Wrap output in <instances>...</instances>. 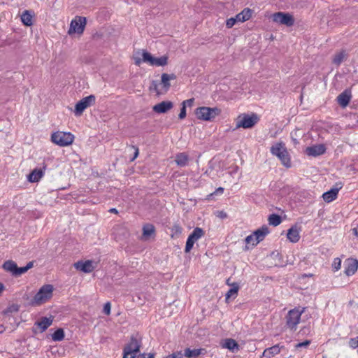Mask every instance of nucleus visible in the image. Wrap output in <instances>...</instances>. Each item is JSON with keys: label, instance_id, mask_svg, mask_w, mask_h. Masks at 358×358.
Returning a JSON list of instances; mask_svg holds the SVG:
<instances>
[{"label": "nucleus", "instance_id": "obj_1", "mask_svg": "<svg viewBox=\"0 0 358 358\" xmlns=\"http://www.w3.org/2000/svg\"><path fill=\"white\" fill-rule=\"evenodd\" d=\"M53 290L54 287L52 285L47 284L43 285L30 300L29 305L36 306L47 302L52 298Z\"/></svg>", "mask_w": 358, "mask_h": 358}, {"label": "nucleus", "instance_id": "obj_2", "mask_svg": "<svg viewBox=\"0 0 358 358\" xmlns=\"http://www.w3.org/2000/svg\"><path fill=\"white\" fill-rule=\"evenodd\" d=\"M271 153L276 156L281 162V163L287 168L291 167L290 156L282 143H278L271 146L270 149Z\"/></svg>", "mask_w": 358, "mask_h": 358}, {"label": "nucleus", "instance_id": "obj_3", "mask_svg": "<svg viewBox=\"0 0 358 358\" xmlns=\"http://www.w3.org/2000/svg\"><path fill=\"white\" fill-rule=\"evenodd\" d=\"M34 266V262H29L25 266L18 267L17 264L13 260H7L2 265V268L6 272L10 273L13 276L18 277L25 273L29 269Z\"/></svg>", "mask_w": 358, "mask_h": 358}, {"label": "nucleus", "instance_id": "obj_4", "mask_svg": "<svg viewBox=\"0 0 358 358\" xmlns=\"http://www.w3.org/2000/svg\"><path fill=\"white\" fill-rule=\"evenodd\" d=\"M220 113L221 109L217 107L202 106L197 108L195 110L197 118L204 121H212Z\"/></svg>", "mask_w": 358, "mask_h": 358}, {"label": "nucleus", "instance_id": "obj_5", "mask_svg": "<svg viewBox=\"0 0 358 358\" xmlns=\"http://www.w3.org/2000/svg\"><path fill=\"white\" fill-rule=\"evenodd\" d=\"M305 308H303L302 309H300V308H294L287 313L285 317L286 326L291 331H296L297 324L299 323L301 316Z\"/></svg>", "mask_w": 358, "mask_h": 358}, {"label": "nucleus", "instance_id": "obj_6", "mask_svg": "<svg viewBox=\"0 0 358 358\" xmlns=\"http://www.w3.org/2000/svg\"><path fill=\"white\" fill-rule=\"evenodd\" d=\"M74 135L70 132L56 131L51 136L52 143L61 147L70 145L74 141Z\"/></svg>", "mask_w": 358, "mask_h": 358}, {"label": "nucleus", "instance_id": "obj_7", "mask_svg": "<svg viewBox=\"0 0 358 358\" xmlns=\"http://www.w3.org/2000/svg\"><path fill=\"white\" fill-rule=\"evenodd\" d=\"M259 120V117L256 113H252L251 115L243 113L238 117L236 128L251 129Z\"/></svg>", "mask_w": 358, "mask_h": 358}, {"label": "nucleus", "instance_id": "obj_8", "mask_svg": "<svg viewBox=\"0 0 358 358\" xmlns=\"http://www.w3.org/2000/svg\"><path fill=\"white\" fill-rule=\"evenodd\" d=\"M206 350L204 348H199L191 350L186 348L184 353L182 351H176L164 358H197L201 355H205Z\"/></svg>", "mask_w": 358, "mask_h": 358}, {"label": "nucleus", "instance_id": "obj_9", "mask_svg": "<svg viewBox=\"0 0 358 358\" xmlns=\"http://www.w3.org/2000/svg\"><path fill=\"white\" fill-rule=\"evenodd\" d=\"M142 56L143 62L148 63L151 66H164L168 64L169 57L166 55L157 58L148 51L143 50Z\"/></svg>", "mask_w": 358, "mask_h": 358}, {"label": "nucleus", "instance_id": "obj_10", "mask_svg": "<svg viewBox=\"0 0 358 358\" xmlns=\"http://www.w3.org/2000/svg\"><path fill=\"white\" fill-rule=\"evenodd\" d=\"M96 97L94 95H89L80 100L75 106L74 113L76 116H80L88 107L95 103Z\"/></svg>", "mask_w": 358, "mask_h": 358}, {"label": "nucleus", "instance_id": "obj_11", "mask_svg": "<svg viewBox=\"0 0 358 358\" xmlns=\"http://www.w3.org/2000/svg\"><path fill=\"white\" fill-rule=\"evenodd\" d=\"M273 20L280 24L291 27L294 23L293 16L288 13L278 12L273 15Z\"/></svg>", "mask_w": 358, "mask_h": 358}, {"label": "nucleus", "instance_id": "obj_12", "mask_svg": "<svg viewBox=\"0 0 358 358\" xmlns=\"http://www.w3.org/2000/svg\"><path fill=\"white\" fill-rule=\"evenodd\" d=\"M85 25L86 18L85 17L77 16L71 22L69 34H82L83 33Z\"/></svg>", "mask_w": 358, "mask_h": 358}, {"label": "nucleus", "instance_id": "obj_13", "mask_svg": "<svg viewBox=\"0 0 358 358\" xmlns=\"http://www.w3.org/2000/svg\"><path fill=\"white\" fill-rule=\"evenodd\" d=\"M141 346V339L138 337V335H131L129 343L124 347V350L135 355L140 351Z\"/></svg>", "mask_w": 358, "mask_h": 358}, {"label": "nucleus", "instance_id": "obj_14", "mask_svg": "<svg viewBox=\"0 0 358 358\" xmlns=\"http://www.w3.org/2000/svg\"><path fill=\"white\" fill-rule=\"evenodd\" d=\"M74 267L85 273H91L95 268L94 262L92 260L78 261L74 264Z\"/></svg>", "mask_w": 358, "mask_h": 358}, {"label": "nucleus", "instance_id": "obj_15", "mask_svg": "<svg viewBox=\"0 0 358 358\" xmlns=\"http://www.w3.org/2000/svg\"><path fill=\"white\" fill-rule=\"evenodd\" d=\"M220 345L223 349H227L231 352H237L240 350L238 343L233 338L222 339L220 342Z\"/></svg>", "mask_w": 358, "mask_h": 358}, {"label": "nucleus", "instance_id": "obj_16", "mask_svg": "<svg viewBox=\"0 0 358 358\" xmlns=\"http://www.w3.org/2000/svg\"><path fill=\"white\" fill-rule=\"evenodd\" d=\"M326 152V147L324 144H316L308 146L306 149V153L308 156L317 157L323 155Z\"/></svg>", "mask_w": 358, "mask_h": 358}, {"label": "nucleus", "instance_id": "obj_17", "mask_svg": "<svg viewBox=\"0 0 358 358\" xmlns=\"http://www.w3.org/2000/svg\"><path fill=\"white\" fill-rule=\"evenodd\" d=\"M269 234V229L266 225H263L261 228L255 230L253 234L255 241L252 243V247L257 245L259 242L262 241L266 235Z\"/></svg>", "mask_w": 358, "mask_h": 358}, {"label": "nucleus", "instance_id": "obj_18", "mask_svg": "<svg viewBox=\"0 0 358 358\" xmlns=\"http://www.w3.org/2000/svg\"><path fill=\"white\" fill-rule=\"evenodd\" d=\"M358 269V260L353 258H348L346 260V266L344 273L348 276L354 275Z\"/></svg>", "mask_w": 358, "mask_h": 358}, {"label": "nucleus", "instance_id": "obj_19", "mask_svg": "<svg viewBox=\"0 0 358 358\" xmlns=\"http://www.w3.org/2000/svg\"><path fill=\"white\" fill-rule=\"evenodd\" d=\"M336 187L331 188L323 194L322 198L324 201L329 203L336 199L338 191L342 188V185L336 183Z\"/></svg>", "mask_w": 358, "mask_h": 358}, {"label": "nucleus", "instance_id": "obj_20", "mask_svg": "<svg viewBox=\"0 0 358 358\" xmlns=\"http://www.w3.org/2000/svg\"><path fill=\"white\" fill-rule=\"evenodd\" d=\"M173 107V104L171 101H164L156 105L152 108L154 112L157 113H166Z\"/></svg>", "mask_w": 358, "mask_h": 358}, {"label": "nucleus", "instance_id": "obj_21", "mask_svg": "<svg viewBox=\"0 0 358 358\" xmlns=\"http://www.w3.org/2000/svg\"><path fill=\"white\" fill-rule=\"evenodd\" d=\"M300 229L294 225L288 229L287 238L292 243H297L300 239Z\"/></svg>", "mask_w": 358, "mask_h": 358}, {"label": "nucleus", "instance_id": "obj_22", "mask_svg": "<svg viewBox=\"0 0 358 358\" xmlns=\"http://www.w3.org/2000/svg\"><path fill=\"white\" fill-rule=\"evenodd\" d=\"M53 319L51 317H43L40 321H36L34 326L40 328V332L45 331L52 324Z\"/></svg>", "mask_w": 358, "mask_h": 358}, {"label": "nucleus", "instance_id": "obj_23", "mask_svg": "<svg viewBox=\"0 0 358 358\" xmlns=\"http://www.w3.org/2000/svg\"><path fill=\"white\" fill-rule=\"evenodd\" d=\"M283 348V346H280L279 344H276L272 347L265 349L263 352L262 356L266 357V358H271L279 354L280 350Z\"/></svg>", "mask_w": 358, "mask_h": 358}, {"label": "nucleus", "instance_id": "obj_24", "mask_svg": "<svg viewBox=\"0 0 358 358\" xmlns=\"http://www.w3.org/2000/svg\"><path fill=\"white\" fill-rule=\"evenodd\" d=\"M43 169H35L28 176L27 179L30 182H36L43 176Z\"/></svg>", "mask_w": 358, "mask_h": 358}, {"label": "nucleus", "instance_id": "obj_25", "mask_svg": "<svg viewBox=\"0 0 358 358\" xmlns=\"http://www.w3.org/2000/svg\"><path fill=\"white\" fill-rule=\"evenodd\" d=\"M161 78L163 88L164 90V92H166L171 87L170 80H175L176 78V76L174 73H162Z\"/></svg>", "mask_w": 358, "mask_h": 358}, {"label": "nucleus", "instance_id": "obj_26", "mask_svg": "<svg viewBox=\"0 0 358 358\" xmlns=\"http://www.w3.org/2000/svg\"><path fill=\"white\" fill-rule=\"evenodd\" d=\"M350 99L351 95L346 90L337 96L338 103L343 108L346 107L349 104Z\"/></svg>", "mask_w": 358, "mask_h": 358}, {"label": "nucleus", "instance_id": "obj_27", "mask_svg": "<svg viewBox=\"0 0 358 358\" xmlns=\"http://www.w3.org/2000/svg\"><path fill=\"white\" fill-rule=\"evenodd\" d=\"M155 235V227L152 224H145L143 227V238L148 239L150 237Z\"/></svg>", "mask_w": 358, "mask_h": 358}, {"label": "nucleus", "instance_id": "obj_28", "mask_svg": "<svg viewBox=\"0 0 358 358\" xmlns=\"http://www.w3.org/2000/svg\"><path fill=\"white\" fill-rule=\"evenodd\" d=\"M252 13V10L250 8H245L236 15V19H238V22H244L251 17Z\"/></svg>", "mask_w": 358, "mask_h": 358}, {"label": "nucleus", "instance_id": "obj_29", "mask_svg": "<svg viewBox=\"0 0 358 358\" xmlns=\"http://www.w3.org/2000/svg\"><path fill=\"white\" fill-rule=\"evenodd\" d=\"M189 161L188 155L185 152L178 153L176 156L175 162L179 166L184 167L187 165Z\"/></svg>", "mask_w": 358, "mask_h": 358}, {"label": "nucleus", "instance_id": "obj_30", "mask_svg": "<svg viewBox=\"0 0 358 358\" xmlns=\"http://www.w3.org/2000/svg\"><path fill=\"white\" fill-rule=\"evenodd\" d=\"M204 231L200 227H196L189 235L188 238L195 243L204 235Z\"/></svg>", "mask_w": 358, "mask_h": 358}, {"label": "nucleus", "instance_id": "obj_31", "mask_svg": "<svg viewBox=\"0 0 358 358\" xmlns=\"http://www.w3.org/2000/svg\"><path fill=\"white\" fill-rule=\"evenodd\" d=\"M32 17L33 15L31 12L27 10H24L21 15L22 22L26 26H31L33 24Z\"/></svg>", "mask_w": 358, "mask_h": 358}, {"label": "nucleus", "instance_id": "obj_32", "mask_svg": "<svg viewBox=\"0 0 358 358\" xmlns=\"http://www.w3.org/2000/svg\"><path fill=\"white\" fill-rule=\"evenodd\" d=\"M268 221L270 225L276 227L282 222V219L279 215L273 213L268 216Z\"/></svg>", "mask_w": 358, "mask_h": 358}, {"label": "nucleus", "instance_id": "obj_33", "mask_svg": "<svg viewBox=\"0 0 358 358\" xmlns=\"http://www.w3.org/2000/svg\"><path fill=\"white\" fill-rule=\"evenodd\" d=\"M64 338V331L63 329L59 328L52 334V339L54 341H61Z\"/></svg>", "mask_w": 358, "mask_h": 358}, {"label": "nucleus", "instance_id": "obj_34", "mask_svg": "<svg viewBox=\"0 0 358 358\" xmlns=\"http://www.w3.org/2000/svg\"><path fill=\"white\" fill-rule=\"evenodd\" d=\"M231 286L232 287L226 294V300H228L233 295H236L238 292L239 285L238 283L234 282Z\"/></svg>", "mask_w": 358, "mask_h": 358}, {"label": "nucleus", "instance_id": "obj_35", "mask_svg": "<svg viewBox=\"0 0 358 358\" xmlns=\"http://www.w3.org/2000/svg\"><path fill=\"white\" fill-rule=\"evenodd\" d=\"M345 56V55L344 52H340L339 53L336 54L333 59L334 64L339 66L343 61Z\"/></svg>", "mask_w": 358, "mask_h": 358}, {"label": "nucleus", "instance_id": "obj_36", "mask_svg": "<svg viewBox=\"0 0 358 358\" xmlns=\"http://www.w3.org/2000/svg\"><path fill=\"white\" fill-rule=\"evenodd\" d=\"M171 230L172 232L171 236L173 237L178 236L179 235H180L182 229V227L178 224H175L174 225L172 226Z\"/></svg>", "mask_w": 358, "mask_h": 358}, {"label": "nucleus", "instance_id": "obj_37", "mask_svg": "<svg viewBox=\"0 0 358 358\" xmlns=\"http://www.w3.org/2000/svg\"><path fill=\"white\" fill-rule=\"evenodd\" d=\"M113 229L115 233L120 231L123 236H127L129 234L127 229L122 225H116Z\"/></svg>", "mask_w": 358, "mask_h": 358}, {"label": "nucleus", "instance_id": "obj_38", "mask_svg": "<svg viewBox=\"0 0 358 358\" xmlns=\"http://www.w3.org/2000/svg\"><path fill=\"white\" fill-rule=\"evenodd\" d=\"M255 241V236L253 234L248 236L245 239V241L247 245H245L244 250H249L250 248L248 245L251 244V245L252 246V243H254Z\"/></svg>", "mask_w": 358, "mask_h": 358}, {"label": "nucleus", "instance_id": "obj_39", "mask_svg": "<svg viewBox=\"0 0 358 358\" xmlns=\"http://www.w3.org/2000/svg\"><path fill=\"white\" fill-rule=\"evenodd\" d=\"M19 309H20L19 305L12 304L6 309L5 313H16V312L19 311Z\"/></svg>", "mask_w": 358, "mask_h": 358}, {"label": "nucleus", "instance_id": "obj_40", "mask_svg": "<svg viewBox=\"0 0 358 358\" xmlns=\"http://www.w3.org/2000/svg\"><path fill=\"white\" fill-rule=\"evenodd\" d=\"M341 260L339 258H335L332 264V268L334 271H337L341 268Z\"/></svg>", "mask_w": 358, "mask_h": 358}, {"label": "nucleus", "instance_id": "obj_41", "mask_svg": "<svg viewBox=\"0 0 358 358\" xmlns=\"http://www.w3.org/2000/svg\"><path fill=\"white\" fill-rule=\"evenodd\" d=\"M194 241H192L190 238H187V240L186 241L185 252H189L192 249L194 246Z\"/></svg>", "mask_w": 358, "mask_h": 358}, {"label": "nucleus", "instance_id": "obj_42", "mask_svg": "<svg viewBox=\"0 0 358 358\" xmlns=\"http://www.w3.org/2000/svg\"><path fill=\"white\" fill-rule=\"evenodd\" d=\"M236 22H238L236 16L235 17H231L227 20L226 26L227 28H231L236 24Z\"/></svg>", "mask_w": 358, "mask_h": 358}, {"label": "nucleus", "instance_id": "obj_43", "mask_svg": "<svg viewBox=\"0 0 358 358\" xmlns=\"http://www.w3.org/2000/svg\"><path fill=\"white\" fill-rule=\"evenodd\" d=\"M110 308H111L110 303V302L106 303L103 306V313L106 315H109L110 314Z\"/></svg>", "mask_w": 358, "mask_h": 358}, {"label": "nucleus", "instance_id": "obj_44", "mask_svg": "<svg viewBox=\"0 0 358 358\" xmlns=\"http://www.w3.org/2000/svg\"><path fill=\"white\" fill-rule=\"evenodd\" d=\"M349 345L351 348L354 349L358 348V337L351 338L349 341Z\"/></svg>", "mask_w": 358, "mask_h": 358}, {"label": "nucleus", "instance_id": "obj_45", "mask_svg": "<svg viewBox=\"0 0 358 358\" xmlns=\"http://www.w3.org/2000/svg\"><path fill=\"white\" fill-rule=\"evenodd\" d=\"M185 117H186V106H182V107L180 108V112L178 115V117H179V119L182 120Z\"/></svg>", "mask_w": 358, "mask_h": 358}, {"label": "nucleus", "instance_id": "obj_46", "mask_svg": "<svg viewBox=\"0 0 358 358\" xmlns=\"http://www.w3.org/2000/svg\"><path fill=\"white\" fill-rule=\"evenodd\" d=\"M131 148L134 150V156L132 158H131V161L133 162L138 156L139 150L138 148L136 145H131Z\"/></svg>", "mask_w": 358, "mask_h": 358}, {"label": "nucleus", "instance_id": "obj_47", "mask_svg": "<svg viewBox=\"0 0 358 358\" xmlns=\"http://www.w3.org/2000/svg\"><path fill=\"white\" fill-rule=\"evenodd\" d=\"M310 344V341H308V340H306L303 342H301V343H297L296 345H295V348H302V347H308L309 345Z\"/></svg>", "mask_w": 358, "mask_h": 358}, {"label": "nucleus", "instance_id": "obj_48", "mask_svg": "<svg viewBox=\"0 0 358 358\" xmlns=\"http://www.w3.org/2000/svg\"><path fill=\"white\" fill-rule=\"evenodd\" d=\"M194 99L193 98L185 100L182 101V106H185L186 107H187V106H192L194 103Z\"/></svg>", "mask_w": 358, "mask_h": 358}, {"label": "nucleus", "instance_id": "obj_49", "mask_svg": "<svg viewBox=\"0 0 358 358\" xmlns=\"http://www.w3.org/2000/svg\"><path fill=\"white\" fill-rule=\"evenodd\" d=\"M216 215H217V217H218L221 219H225L227 217V214L222 210L217 211Z\"/></svg>", "mask_w": 358, "mask_h": 358}, {"label": "nucleus", "instance_id": "obj_50", "mask_svg": "<svg viewBox=\"0 0 358 358\" xmlns=\"http://www.w3.org/2000/svg\"><path fill=\"white\" fill-rule=\"evenodd\" d=\"M151 88H153L156 91L157 94H160V92L158 91V84L157 81L152 80L151 84Z\"/></svg>", "mask_w": 358, "mask_h": 358}, {"label": "nucleus", "instance_id": "obj_51", "mask_svg": "<svg viewBox=\"0 0 358 358\" xmlns=\"http://www.w3.org/2000/svg\"><path fill=\"white\" fill-rule=\"evenodd\" d=\"M223 192L224 188L220 187L216 189V190L213 194H210V196H213V194H222Z\"/></svg>", "mask_w": 358, "mask_h": 358}, {"label": "nucleus", "instance_id": "obj_52", "mask_svg": "<svg viewBox=\"0 0 358 358\" xmlns=\"http://www.w3.org/2000/svg\"><path fill=\"white\" fill-rule=\"evenodd\" d=\"M134 60H135V62H134V63H135V64H136V66H140V65H141V62H143V58H142V59H141V58H138V57H135V58H134Z\"/></svg>", "mask_w": 358, "mask_h": 358}, {"label": "nucleus", "instance_id": "obj_53", "mask_svg": "<svg viewBox=\"0 0 358 358\" xmlns=\"http://www.w3.org/2000/svg\"><path fill=\"white\" fill-rule=\"evenodd\" d=\"M280 254L279 253L278 251H273L272 253H271V257H273L275 258H277V257H280Z\"/></svg>", "mask_w": 358, "mask_h": 358}, {"label": "nucleus", "instance_id": "obj_54", "mask_svg": "<svg viewBox=\"0 0 358 358\" xmlns=\"http://www.w3.org/2000/svg\"><path fill=\"white\" fill-rule=\"evenodd\" d=\"M148 355H149V354L141 353V354H139L136 358H148Z\"/></svg>", "mask_w": 358, "mask_h": 358}, {"label": "nucleus", "instance_id": "obj_55", "mask_svg": "<svg viewBox=\"0 0 358 358\" xmlns=\"http://www.w3.org/2000/svg\"><path fill=\"white\" fill-rule=\"evenodd\" d=\"M129 355L131 356V355L130 353H129L128 352H127L126 350H124L123 349V357H122V358H130V357H129Z\"/></svg>", "mask_w": 358, "mask_h": 358}, {"label": "nucleus", "instance_id": "obj_56", "mask_svg": "<svg viewBox=\"0 0 358 358\" xmlns=\"http://www.w3.org/2000/svg\"><path fill=\"white\" fill-rule=\"evenodd\" d=\"M109 212L110 213H115L117 214L118 213L117 210L115 208H112L109 210Z\"/></svg>", "mask_w": 358, "mask_h": 358}, {"label": "nucleus", "instance_id": "obj_57", "mask_svg": "<svg viewBox=\"0 0 358 358\" xmlns=\"http://www.w3.org/2000/svg\"><path fill=\"white\" fill-rule=\"evenodd\" d=\"M352 233L355 236H358V231L356 228L352 229Z\"/></svg>", "mask_w": 358, "mask_h": 358}, {"label": "nucleus", "instance_id": "obj_58", "mask_svg": "<svg viewBox=\"0 0 358 358\" xmlns=\"http://www.w3.org/2000/svg\"><path fill=\"white\" fill-rule=\"evenodd\" d=\"M4 285L3 283L0 282V293L4 289Z\"/></svg>", "mask_w": 358, "mask_h": 358}, {"label": "nucleus", "instance_id": "obj_59", "mask_svg": "<svg viewBox=\"0 0 358 358\" xmlns=\"http://www.w3.org/2000/svg\"><path fill=\"white\" fill-rule=\"evenodd\" d=\"M32 331H33V333H34V334H38V331H37V329H36L35 327H33V329H32Z\"/></svg>", "mask_w": 358, "mask_h": 358}, {"label": "nucleus", "instance_id": "obj_60", "mask_svg": "<svg viewBox=\"0 0 358 358\" xmlns=\"http://www.w3.org/2000/svg\"><path fill=\"white\" fill-rule=\"evenodd\" d=\"M229 280H230V279H229V278L227 280V284L228 285H231H231H232V284H230V281H229Z\"/></svg>", "mask_w": 358, "mask_h": 358}, {"label": "nucleus", "instance_id": "obj_61", "mask_svg": "<svg viewBox=\"0 0 358 358\" xmlns=\"http://www.w3.org/2000/svg\"><path fill=\"white\" fill-rule=\"evenodd\" d=\"M23 298H24V299H29V296H28L27 295H26V294H25V295L23 296Z\"/></svg>", "mask_w": 358, "mask_h": 358}, {"label": "nucleus", "instance_id": "obj_62", "mask_svg": "<svg viewBox=\"0 0 358 358\" xmlns=\"http://www.w3.org/2000/svg\"><path fill=\"white\" fill-rule=\"evenodd\" d=\"M357 123H358V120H357Z\"/></svg>", "mask_w": 358, "mask_h": 358}]
</instances>
